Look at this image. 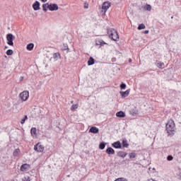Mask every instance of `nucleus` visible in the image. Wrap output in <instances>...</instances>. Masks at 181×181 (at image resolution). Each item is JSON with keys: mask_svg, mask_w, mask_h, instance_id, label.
<instances>
[{"mask_svg": "<svg viewBox=\"0 0 181 181\" xmlns=\"http://www.w3.org/2000/svg\"><path fill=\"white\" fill-rule=\"evenodd\" d=\"M156 66L158 67V69H163V66H165V64L163 62L156 61Z\"/></svg>", "mask_w": 181, "mask_h": 181, "instance_id": "nucleus-21", "label": "nucleus"}, {"mask_svg": "<svg viewBox=\"0 0 181 181\" xmlns=\"http://www.w3.org/2000/svg\"><path fill=\"white\" fill-rule=\"evenodd\" d=\"M129 63H131V62H132V59H130L129 60Z\"/></svg>", "mask_w": 181, "mask_h": 181, "instance_id": "nucleus-44", "label": "nucleus"}, {"mask_svg": "<svg viewBox=\"0 0 181 181\" xmlns=\"http://www.w3.org/2000/svg\"><path fill=\"white\" fill-rule=\"evenodd\" d=\"M167 159H173V156H168Z\"/></svg>", "mask_w": 181, "mask_h": 181, "instance_id": "nucleus-38", "label": "nucleus"}, {"mask_svg": "<svg viewBox=\"0 0 181 181\" xmlns=\"http://www.w3.org/2000/svg\"><path fill=\"white\" fill-rule=\"evenodd\" d=\"M53 58L55 59V60H59V59H60V54L59 52L54 53Z\"/></svg>", "mask_w": 181, "mask_h": 181, "instance_id": "nucleus-24", "label": "nucleus"}, {"mask_svg": "<svg viewBox=\"0 0 181 181\" xmlns=\"http://www.w3.org/2000/svg\"><path fill=\"white\" fill-rule=\"evenodd\" d=\"M113 148H115V149H121L122 148V144L119 141H117L112 144Z\"/></svg>", "mask_w": 181, "mask_h": 181, "instance_id": "nucleus-9", "label": "nucleus"}, {"mask_svg": "<svg viewBox=\"0 0 181 181\" xmlns=\"http://www.w3.org/2000/svg\"><path fill=\"white\" fill-rule=\"evenodd\" d=\"M144 9L146 11H151V9H152V6H151V5L149 4H146V6L144 7Z\"/></svg>", "mask_w": 181, "mask_h": 181, "instance_id": "nucleus-31", "label": "nucleus"}, {"mask_svg": "<svg viewBox=\"0 0 181 181\" xmlns=\"http://www.w3.org/2000/svg\"><path fill=\"white\" fill-rule=\"evenodd\" d=\"M6 54H7V56H12V54H13V50L8 49L6 51Z\"/></svg>", "mask_w": 181, "mask_h": 181, "instance_id": "nucleus-29", "label": "nucleus"}, {"mask_svg": "<svg viewBox=\"0 0 181 181\" xmlns=\"http://www.w3.org/2000/svg\"><path fill=\"white\" fill-rule=\"evenodd\" d=\"M28 119V115H24L23 118L21 119V124L23 125L25 124V122Z\"/></svg>", "mask_w": 181, "mask_h": 181, "instance_id": "nucleus-28", "label": "nucleus"}, {"mask_svg": "<svg viewBox=\"0 0 181 181\" xmlns=\"http://www.w3.org/2000/svg\"><path fill=\"white\" fill-rule=\"evenodd\" d=\"M177 175L178 177V179H180V180H181V170H179Z\"/></svg>", "mask_w": 181, "mask_h": 181, "instance_id": "nucleus-36", "label": "nucleus"}, {"mask_svg": "<svg viewBox=\"0 0 181 181\" xmlns=\"http://www.w3.org/2000/svg\"><path fill=\"white\" fill-rule=\"evenodd\" d=\"M49 3L42 4V10L44 12H47V9H49Z\"/></svg>", "mask_w": 181, "mask_h": 181, "instance_id": "nucleus-20", "label": "nucleus"}, {"mask_svg": "<svg viewBox=\"0 0 181 181\" xmlns=\"http://www.w3.org/2000/svg\"><path fill=\"white\" fill-rule=\"evenodd\" d=\"M89 132H91L92 134H98L100 132V129L97 128L96 127H92L89 129Z\"/></svg>", "mask_w": 181, "mask_h": 181, "instance_id": "nucleus-12", "label": "nucleus"}, {"mask_svg": "<svg viewBox=\"0 0 181 181\" xmlns=\"http://www.w3.org/2000/svg\"><path fill=\"white\" fill-rule=\"evenodd\" d=\"M171 19H173V16L171 17Z\"/></svg>", "mask_w": 181, "mask_h": 181, "instance_id": "nucleus-45", "label": "nucleus"}, {"mask_svg": "<svg viewBox=\"0 0 181 181\" xmlns=\"http://www.w3.org/2000/svg\"><path fill=\"white\" fill-rule=\"evenodd\" d=\"M7 44L8 46H13V40H15V36L12 33H9L6 35Z\"/></svg>", "mask_w": 181, "mask_h": 181, "instance_id": "nucleus-3", "label": "nucleus"}, {"mask_svg": "<svg viewBox=\"0 0 181 181\" xmlns=\"http://www.w3.org/2000/svg\"><path fill=\"white\" fill-rule=\"evenodd\" d=\"M129 158L131 159H134V158H136V153H130L129 155Z\"/></svg>", "mask_w": 181, "mask_h": 181, "instance_id": "nucleus-30", "label": "nucleus"}, {"mask_svg": "<svg viewBox=\"0 0 181 181\" xmlns=\"http://www.w3.org/2000/svg\"><path fill=\"white\" fill-rule=\"evenodd\" d=\"M94 63H95L94 58L90 57L88 61V66H93V64H94Z\"/></svg>", "mask_w": 181, "mask_h": 181, "instance_id": "nucleus-17", "label": "nucleus"}, {"mask_svg": "<svg viewBox=\"0 0 181 181\" xmlns=\"http://www.w3.org/2000/svg\"><path fill=\"white\" fill-rule=\"evenodd\" d=\"M122 148H128L129 146V144H128V141L127 139H124L122 141Z\"/></svg>", "mask_w": 181, "mask_h": 181, "instance_id": "nucleus-19", "label": "nucleus"}, {"mask_svg": "<svg viewBox=\"0 0 181 181\" xmlns=\"http://www.w3.org/2000/svg\"><path fill=\"white\" fill-rule=\"evenodd\" d=\"M120 94L122 95V98H125V97H128L129 95V89L126 91H120Z\"/></svg>", "mask_w": 181, "mask_h": 181, "instance_id": "nucleus-14", "label": "nucleus"}, {"mask_svg": "<svg viewBox=\"0 0 181 181\" xmlns=\"http://www.w3.org/2000/svg\"><path fill=\"white\" fill-rule=\"evenodd\" d=\"M148 173H156V169L155 168H148Z\"/></svg>", "mask_w": 181, "mask_h": 181, "instance_id": "nucleus-26", "label": "nucleus"}, {"mask_svg": "<svg viewBox=\"0 0 181 181\" xmlns=\"http://www.w3.org/2000/svg\"><path fill=\"white\" fill-rule=\"evenodd\" d=\"M127 153L124 152V151H119L117 153V156H119V158H125V156H127Z\"/></svg>", "mask_w": 181, "mask_h": 181, "instance_id": "nucleus-18", "label": "nucleus"}, {"mask_svg": "<svg viewBox=\"0 0 181 181\" xmlns=\"http://www.w3.org/2000/svg\"><path fill=\"white\" fill-rule=\"evenodd\" d=\"M62 50H69V45L67 44H63Z\"/></svg>", "mask_w": 181, "mask_h": 181, "instance_id": "nucleus-33", "label": "nucleus"}, {"mask_svg": "<svg viewBox=\"0 0 181 181\" xmlns=\"http://www.w3.org/2000/svg\"><path fill=\"white\" fill-rule=\"evenodd\" d=\"M106 153L108 155H114V153H115V151H114L112 148L109 147L106 149Z\"/></svg>", "mask_w": 181, "mask_h": 181, "instance_id": "nucleus-16", "label": "nucleus"}, {"mask_svg": "<svg viewBox=\"0 0 181 181\" xmlns=\"http://www.w3.org/2000/svg\"><path fill=\"white\" fill-rule=\"evenodd\" d=\"M116 117H117V118H125V112L123 111L117 112L116 113Z\"/></svg>", "mask_w": 181, "mask_h": 181, "instance_id": "nucleus-13", "label": "nucleus"}, {"mask_svg": "<svg viewBox=\"0 0 181 181\" xmlns=\"http://www.w3.org/2000/svg\"><path fill=\"white\" fill-rule=\"evenodd\" d=\"M146 28V26H145V24L141 23V24L139 25L138 30H142V29H145Z\"/></svg>", "mask_w": 181, "mask_h": 181, "instance_id": "nucleus-25", "label": "nucleus"}, {"mask_svg": "<svg viewBox=\"0 0 181 181\" xmlns=\"http://www.w3.org/2000/svg\"><path fill=\"white\" fill-rule=\"evenodd\" d=\"M23 181H30V177H24Z\"/></svg>", "mask_w": 181, "mask_h": 181, "instance_id": "nucleus-37", "label": "nucleus"}, {"mask_svg": "<svg viewBox=\"0 0 181 181\" xmlns=\"http://www.w3.org/2000/svg\"><path fill=\"white\" fill-rule=\"evenodd\" d=\"M146 181H158V180L150 178V179H148Z\"/></svg>", "mask_w": 181, "mask_h": 181, "instance_id": "nucleus-39", "label": "nucleus"}, {"mask_svg": "<svg viewBox=\"0 0 181 181\" xmlns=\"http://www.w3.org/2000/svg\"><path fill=\"white\" fill-rule=\"evenodd\" d=\"M30 132L32 136H37V129H36V127H32Z\"/></svg>", "mask_w": 181, "mask_h": 181, "instance_id": "nucleus-15", "label": "nucleus"}, {"mask_svg": "<svg viewBox=\"0 0 181 181\" xmlns=\"http://www.w3.org/2000/svg\"><path fill=\"white\" fill-rule=\"evenodd\" d=\"M110 6H111V3L108 1L104 2L102 6V12H104L105 13V12H107V11L110 9Z\"/></svg>", "mask_w": 181, "mask_h": 181, "instance_id": "nucleus-5", "label": "nucleus"}, {"mask_svg": "<svg viewBox=\"0 0 181 181\" xmlns=\"http://www.w3.org/2000/svg\"><path fill=\"white\" fill-rule=\"evenodd\" d=\"M34 149L37 151V152H43L45 147L43 146L37 144L36 146H34Z\"/></svg>", "mask_w": 181, "mask_h": 181, "instance_id": "nucleus-8", "label": "nucleus"}, {"mask_svg": "<svg viewBox=\"0 0 181 181\" xmlns=\"http://www.w3.org/2000/svg\"><path fill=\"white\" fill-rule=\"evenodd\" d=\"M42 2L45 3L47 0H41Z\"/></svg>", "mask_w": 181, "mask_h": 181, "instance_id": "nucleus-43", "label": "nucleus"}, {"mask_svg": "<svg viewBox=\"0 0 181 181\" xmlns=\"http://www.w3.org/2000/svg\"><path fill=\"white\" fill-rule=\"evenodd\" d=\"M166 131L169 135H175V122L173 120L169 121L165 125Z\"/></svg>", "mask_w": 181, "mask_h": 181, "instance_id": "nucleus-1", "label": "nucleus"}, {"mask_svg": "<svg viewBox=\"0 0 181 181\" xmlns=\"http://www.w3.org/2000/svg\"><path fill=\"white\" fill-rule=\"evenodd\" d=\"M95 45L97 46H104V45H107V43L105 42H104V40H103L96 39Z\"/></svg>", "mask_w": 181, "mask_h": 181, "instance_id": "nucleus-11", "label": "nucleus"}, {"mask_svg": "<svg viewBox=\"0 0 181 181\" xmlns=\"http://www.w3.org/2000/svg\"><path fill=\"white\" fill-rule=\"evenodd\" d=\"M19 153H21V150H19V148H17L14 150L13 155V156L16 157L18 156V155H19Z\"/></svg>", "mask_w": 181, "mask_h": 181, "instance_id": "nucleus-23", "label": "nucleus"}, {"mask_svg": "<svg viewBox=\"0 0 181 181\" xmlns=\"http://www.w3.org/2000/svg\"><path fill=\"white\" fill-rule=\"evenodd\" d=\"M130 112L132 115H136L138 114V110L136 109H132Z\"/></svg>", "mask_w": 181, "mask_h": 181, "instance_id": "nucleus-27", "label": "nucleus"}, {"mask_svg": "<svg viewBox=\"0 0 181 181\" xmlns=\"http://www.w3.org/2000/svg\"><path fill=\"white\" fill-rule=\"evenodd\" d=\"M99 148H100V149H104V148H105V143H104V142L100 143V144H99Z\"/></svg>", "mask_w": 181, "mask_h": 181, "instance_id": "nucleus-32", "label": "nucleus"}, {"mask_svg": "<svg viewBox=\"0 0 181 181\" xmlns=\"http://www.w3.org/2000/svg\"><path fill=\"white\" fill-rule=\"evenodd\" d=\"M78 107V105H73L71 106V110H77Z\"/></svg>", "mask_w": 181, "mask_h": 181, "instance_id": "nucleus-35", "label": "nucleus"}, {"mask_svg": "<svg viewBox=\"0 0 181 181\" xmlns=\"http://www.w3.org/2000/svg\"><path fill=\"white\" fill-rule=\"evenodd\" d=\"M120 88L121 90H125V88H127V85L125 83H122L120 85Z\"/></svg>", "mask_w": 181, "mask_h": 181, "instance_id": "nucleus-34", "label": "nucleus"}, {"mask_svg": "<svg viewBox=\"0 0 181 181\" xmlns=\"http://www.w3.org/2000/svg\"><path fill=\"white\" fill-rule=\"evenodd\" d=\"M8 47H5L6 49H7Z\"/></svg>", "mask_w": 181, "mask_h": 181, "instance_id": "nucleus-46", "label": "nucleus"}, {"mask_svg": "<svg viewBox=\"0 0 181 181\" xmlns=\"http://www.w3.org/2000/svg\"><path fill=\"white\" fill-rule=\"evenodd\" d=\"M33 47H35V45L33 43H30L27 45V50H33Z\"/></svg>", "mask_w": 181, "mask_h": 181, "instance_id": "nucleus-22", "label": "nucleus"}, {"mask_svg": "<svg viewBox=\"0 0 181 181\" xmlns=\"http://www.w3.org/2000/svg\"><path fill=\"white\" fill-rule=\"evenodd\" d=\"M85 9H88V4L84 6Z\"/></svg>", "mask_w": 181, "mask_h": 181, "instance_id": "nucleus-40", "label": "nucleus"}, {"mask_svg": "<svg viewBox=\"0 0 181 181\" xmlns=\"http://www.w3.org/2000/svg\"><path fill=\"white\" fill-rule=\"evenodd\" d=\"M20 81H23V76L20 77Z\"/></svg>", "mask_w": 181, "mask_h": 181, "instance_id": "nucleus-42", "label": "nucleus"}, {"mask_svg": "<svg viewBox=\"0 0 181 181\" xmlns=\"http://www.w3.org/2000/svg\"><path fill=\"white\" fill-rule=\"evenodd\" d=\"M20 97L23 101H26L29 98V91L24 90L20 93Z\"/></svg>", "mask_w": 181, "mask_h": 181, "instance_id": "nucleus-4", "label": "nucleus"}, {"mask_svg": "<svg viewBox=\"0 0 181 181\" xmlns=\"http://www.w3.org/2000/svg\"><path fill=\"white\" fill-rule=\"evenodd\" d=\"M48 9L53 12V11H58L59 10V6H57V4H50L48 5Z\"/></svg>", "mask_w": 181, "mask_h": 181, "instance_id": "nucleus-6", "label": "nucleus"}, {"mask_svg": "<svg viewBox=\"0 0 181 181\" xmlns=\"http://www.w3.org/2000/svg\"><path fill=\"white\" fill-rule=\"evenodd\" d=\"M33 9H34V11H39V10H40V3L38 1H36L33 4Z\"/></svg>", "mask_w": 181, "mask_h": 181, "instance_id": "nucleus-10", "label": "nucleus"}, {"mask_svg": "<svg viewBox=\"0 0 181 181\" xmlns=\"http://www.w3.org/2000/svg\"><path fill=\"white\" fill-rule=\"evenodd\" d=\"M109 36L112 40H114V42H118V40H119V36L118 35V33L117 30H115V29L110 30V34Z\"/></svg>", "mask_w": 181, "mask_h": 181, "instance_id": "nucleus-2", "label": "nucleus"}, {"mask_svg": "<svg viewBox=\"0 0 181 181\" xmlns=\"http://www.w3.org/2000/svg\"><path fill=\"white\" fill-rule=\"evenodd\" d=\"M144 33H145V35H148V33H149V30H145Z\"/></svg>", "mask_w": 181, "mask_h": 181, "instance_id": "nucleus-41", "label": "nucleus"}, {"mask_svg": "<svg viewBox=\"0 0 181 181\" xmlns=\"http://www.w3.org/2000/svg\"><path fill=\"white\" fill-rule=\"evenodd\" d=\"M30 169V165L29 164H23L21 167V172H28Z\"/></svg>", "mask_w": 181, "mask_h": 181, "instance_id": "nucleus-7", "label": "nucleus"}]
</instances>
